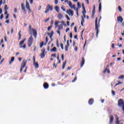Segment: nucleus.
Returning <instances> with one entry per match:
<instances>
[{
	"instance_id": "obj_1",
	"label": "nucleus",
	"mask_w": 124,
	"mask_h": 124,
	"mask_svg": "<svg viewBox=\"0 0 124 124\" xmlns=\"http://www.w3.org/2000/svg\"><path fill=\"white\" fill-rule=\"evenodd\" d=\"M101 20V16H100V18L98 21V23H97V17H95V30L96 31V37L98 36V33L99 32V30H98V28L100 27V24H99L100 23V21Z\"/></svg>"
},
{
	"instance_id": "obj_2",
	"label": "nucleus",
	"mask_w": 124,
	"mask_h": 124,
	"mask_svg": "<svg viewBox=\"0 0 124 124\" xmlns=\"http://www.w3.org/2000/svg\"><path fill=\"white\" fill-rule=\"evenodd\" d=\"M29 31L30 34H32L33 33L35 38L37 37V31H36L35 29L32 28L31 25H29Z\"/></svg>"
},
{
	"instance_id": "obj_3",
	"label": "nucleus",
	"mask_w": 124,
	"mask_h": 124,
	"mask_svg": "<svg viewBox=\"0 0 124 124\" xmlns=\"http://www.w3.org/2000/svg\"><path fill=\"white\" fill-rule=\"evenodd\" d=\"M59 23H61V21H55V28L56 29H57V28L58 27V31H62V30L63 27L62 26V25H59Z\"/></svg>"
},
{
	"instance_id": "obj_4",
	"label": "nucleus",
	"mask_w": 124,
	"mask_h": 124,
	"mask_svg": "<svg viewBox=\"0 0 124 124\" xmlns=\"http://www.w3.org/2000/svg\"><path fill=\"white\" fill-rule=\"evenodd\" d=\"M49 11H53V6H51L50 4H47L46 6L45 13L47 14Z\"/></svg>"
},
{
	"instance_id": "obj_5",
	"label": "nucleus",
	"mask_w": 124,
	"mask_h": 124,
	"mask_svg": "<svg viewBox=\"0 0 124 124\" xmlns=\"http://www.w3.org/2000/svg\"><path fill=\"white\" fill-rule=\"evenodd\" d=\"M33 42V38L32 37V35H31L28 39V47H31V45H32Z\"/></svg>"
},
{
	"instance_id": "obj_6",
	"label": "nucleus",
	"mask_w": 124,
	"mask_h": 124,
	"mask_svg": "<svg viewBox=\"0 0 124 124\" xmlns=\"http://www.w3.org/2000/svg\"><path fill=\"white\" fill-rule=\"evenodd\" d=\"M27 64V61L24 60L21 63V65L20 67V73H22V71H23V69L25 68L26 65Z\"/></svg>"
},
{
	"instance_id": "obj_7",
	"label": "nucleus",
	"mask_w": 124,
	"mask_h": 124,
	"mask_svg": "<svg viewBox=\"0 0 124 124\" xmlns=\"http://www.w3.org/2000/svg\"><path fill=\"white\" fill-rule=\"evenodd\" d=\"M124 105V101L123 99H120L118 100V106L122 108V107H123Z\"/></svg>"
},
{
	"instance_id": "obj_8",
	"label": "nucleus",
	"mask_w": 124,
	"mask_h": 124,
	"mask_svg": "<svg viewBox=\"0 0 124 124\" xmlns=\"http://www.w3.org/2000/svg\"><path fill=\"white\" fill-rule=\"evenodd\" d=\"M33 65H34L35 68H36V69H37V68H38V67H39V65L38 64V62H35V56L33 57Z\"/></svg>"
},
{
	"instance_id": "obj_9",
	"label": "nucleus",
	"mask_w": 124,
	"mask_h": 124,
	"mask_svg": "<svg viewBox=\"0 0 124 124\" xmlns=\"http://www.w3.org/2000/svg\"><path fill=\"white\" fill-rule=\"evenodd\" d=\"M41 51L42 53L40 54V57L41 59H43L45 57V54H46L45 51H46V49H45V48H43Z\"/></svg>"
},
{
	"instance_id": "obj_10",
	"label": "nucleus",
	"mask_w": 124,
	"mask_h": 124,
	"mask_svg": "<svg viewBox=\"0 0 124 124\" xmlns=\"http://www.w3.org/2000/svg\"><path fill=\"white\" fill-rule=\"evenodd\" d=\"M26 7L28 10L29 11V13H31V8H30V3L28 1V0H26Z\"/></svg>"
},
{
	"instance_id": "obj_11",
	"label": "nucleus",
	"mask_w": 124,
	"mask_h": 124,
	"mask_svg": "<svg viewBox=\"0 0 124 124\" xmlns=\"http://www.w3.org/2000/svg\"><path fill=\"white\" fill-rule=\"evenodd\" d=\"M76 5L75 4H73L72 7H71V9H72L73 8L74 9V10H76V12H77V16H79V14L78 13V8H77L76 9Z\"/></svg>"
},
{
	"instance_id": "obj_12",
	"label": "nucleus",
	"mask_w": 124,
	"mask_h": 124,
	"mask_svg": "<svg viewBox=\"0 0 124 124\" xmlns=\"http://www.w3.org/2000/svg\"><path fill=\"white\" fill-rule=\"evenodd\" d=\"M66 12L67 14H68V15H71V16H73V15L74 14V12H73V11H72V10L71 9L67 10Z\"/></svg>"
},
{
	"instance_id": "obj_13",
	"label": "nucleus",
	"mask_w": 124,
	"mask_h": 124,
	"mask_svg": "<svg viewBox=\"0 0 124 124\" xmlns=\"http://www.w3.org/2000/svg\"><path fill=\"white\" fill-rule=\"evenodd\" d=\"M84 64H85V58L84 57H82L80 63V67H83V66H84Z\"/></svg>"
},
{
	"instance_id": "obj_14",
	"label": "nucleus",
	"mask_w": 124,
	"mask_h": 124,
	"mask_svg": "<svg viewBox=\"0 0 124 124\" xmlns=\"http://www.w3.org/2000/svg\"><path fill=\"white\" fill-rule=\"evenodd\" d=\"M124 21V18L121 16H119L117 17V22H120V23H123Z\"/></svg>"
},
{
	"instance_id": "obj_15",
	"label": "nucleus",
	"mask_w": 124,
	"mask_h": 124,
	"mask_svg": "<svg viewBox=\"0 0 124 124\" xmlns=\"http://www.w3.org/2000/svg\"><path fill=\"white\" fill-rule=\"evenodd\" d=\"M68 47H69V41H67V45L65 46V50L67 52L68 51Z\"/></svg>"
},
{
	"instance_id": "obj_16",
	"label": "nucleus",
	"mask_w": 124,
	"mask_h": 124,
	"mask_svg": "<svg viewBox=\"0 0 124 124\" xmlns=\"http://www.w3.org/2000/svg\"><path fill=\"white\" fill-rule=\"evenodd\" d=\"M109 118V124H112L113 122H114V116L113 115H111L110 116Z\"/></svg>"
},
{
	"instance_id": "obj_17",
	"label": "nucleus",
	"mask_w": 124,
	"mask_h": 124,
	"mask_svg": "<svg viewBox=\"0 0 124 124\" xmlns=\"http://www.w3.org/2000/svg\"><path fill=\"white\" fill-rule=\"evenodd\" d=\"M43 87L44 89H46V90H47V89L49 88V84L46 82H45L43 84Z\"/></svg>"
},
{
	"instance_id": "obj_18",
	"label": "nucleus",
	"mask_w": 124,
	"mask_h": 124,
	"mask_svg": "<svg viewBox=\"0 0 124 124\" xmlns=\"http://www.w3.org/2000/svg\"><path fill=\"white\" fill-rule=\"evenodd\" d=\"M114 116L116 117L115 124H120V120H119V117H118V115L115 114Z\"/></svg>"
},
{
	"instance_id": "obj_19",
	"label": "nucleus",
	"mask_w": 124,
	"mask_h": 124,
	"mask_svg": "<svg viewBox=\"0 0 124 124\" xmlns=\"http://www.w3.org/2000/svg\"><path fill=\"white\" fill-rule=\"evenodd\" d=\"M94 101V100H93V99L91 98L88 101V104H89V105H93V104Z\"/></svg>"
},
{
	"instance_id": "obj_20",
	"label": "nucleus",
	"mask_w": 124,
	"mask_h": 124,
	"mask_svg": "<svg viewBox=\"0 0 124 124\" xmlns=\"http://www.w3.org/2000/svg\"><path fill=\"white\" fill-rule=\"evenodd\" d=\"M82 6L83 11H82V14H85V13H87V11H86V9L85 8V5H84V3H82Z\"/></svg>"
},
{
	"instance_id": "obj_21",
	"label": "nucleus",
	"mask_w": 124,
	"mask_h": 124,
	"mask_svg": "<svg viewBox=\"0 0 124 124\" xmlns=\"http://www.w3.org/2000/svg\"><path fill=\"white\" fill-rule=\"evenodd\" d=\"M57 17H58V19H59V20H62V18H63V16H62V14L59 13V14H58Z\"/></svg>"
},
{
	"instance_id": "obj_22",
	"label": "nucleus",
	"mask_w": 124,
	"mask_h": 124,
	"mask_svg": "<svg viewBox=\"0 0 124 124\" xmlns=\"http://www.w3.org/2000/svg\"><path fill=\"white\" fill-rule=\"evenodd\" d=\"M94 14H95V5L93 6V8L92 12V17H94Z\"/></svg>"
},
{
	"instance_id": "obj_23",
	"label": "nucleus",
	"mask_w": 124,
	"mask_h": 124,
	"mask_svg": "<svg viewBox=\"0 0 124 124\" xmlns=\"http://www.w3.org/2000/svg\"><path fill=\"white\" fill-rule=\"evenodd\" d=\"M101 0H98L99 2V12H101V2H100Z\"/></svg>"
},
{
	"instance_id": "obj_24",
	"label": "nucleus",
	"mask_w": 124,
	"mask_h": 124,
	"mask_svg": "<svg viewBox=\"0 0 124 124\" xmlns=\"http://www.w3.org/2000/svg\"><path fill=\"white\" fill-rule=\"evenodd\" d=\"M21 9L24 12H27V10H26V8H25V5L23 3H21Z\"/></svg>"
},
{
	"instance_id": "obj_25",
	"label": "nucleus",
	"mask_w": 124,
	"mask_h": 124,
	"mask_svg": "<svg viewBox=\"0 0 124 124\" xmlns=\"http://www.w3.org/2000/svg\"><path fill=\"white\" fill-rule=\"evenodd\" d=\"M55 10H56V12H57L58 13H59V12H60V7H59V6H55L54 7Z\"/></svg>"
},
{
	"instance_id": "obj_26",
	"label": "nucleus",
	"mask_w": 124,
	"mask_h": 124,
	"mask_svg": "<svg viewBox=\"0 0 124 124\" xmlns=\"http://www.w3.org/2000/svg\"><path fill=\"white\" fill-rule=\"evenodd\" d=\"M15 60V58L14 57H12L11 59V61L9 62V64H11Z\"/></svg>"
},
{
	"instance_id": "obj_27",
	"label": "nucleus",
	"mask_w": 124,
	"mask_h": 124,
	"mask_svg": "<svg viewBox=\"0 0 124 124\" xmlns=\"http://www.w3.org/2000/svg\"><path fill=\"white\" fill-rule=\"evenodd\" d=\"M25 41H26V39H24L23 40L21 41L19 44V46H22V45H23V44L25 43Z\"/></svg>"
},
{
	"instance_id": "obj_28",
	"label": "nucleus",
	"mask_w": 124,
	"mask_h": 124,
	"mask_svg": "<svg viewBox=\"0 0 124 124\" xmlns=\"http://www.w3.org/2000/svg\"><path fill=\"white\" fill-rule=\"evenodd\" d=\"M81 19L82 20L81 21V26H84V23H85V20L84 19V17H83V16H81Z\"/></svg>"
},
{
	"instance_id": "obj_29",
	"label": "nucleus",
	"mask_w": 124,
	"mask_h": 124,
	"mask_svg": "<svg viewBox=\"0 0 124 124\" xmlns=\"http://www.w3.org/2000/svg\"><path fill=\"white\" fill-rule=\"evenodd\" d=\"M67 61H65L64 62H63V64L62 65V69H64V67H65V65L66 64Z\"/></svg>"
},
{
	"instance_id": "obj_30",
	"label": "nucleus",
	"mask_w": 124,
	"mask_h": 124,
	"mask_svg": "<svg viewBox=\"0 0 124 124\" xmlns=\"http://www.w3.org/2000/svg\"><path fill=\"white\" fill-rule=\"evenodd\" d=\"M51 52H56L57 51V47H54L52 49L50 50Z\"/></svg>"
},
{
	"instance_id": "obj_31",
	"label": "nucleus",
	"mask_w": 124,
	"mask_h": 124,
	"mask_svg": "<svg viewBox=\"0 0 124 124\" xmlns=\"http://www.w3.org/2000/svg\"><path fill=\"white\" fill-rule=\"evenodd\" d=\"M47 34L49 35V36H51V35L53 36L54 35V31H52L50 33L47 32Z\"/></svg>"
},
{
	"instance_id": "obj_32",
	"label": "nucleus",
	"mask_w": 124,
	"mask_h": 124,
	"mask_svg": "<svg viewBox=\"0 0 124 124\" xmlns=\"http://www.w3.org/2000/svg\"><path fill=\"white\" fill-rule=\"evenodd\" d=\"M77 80V76H75V78L74 79V80H72V83H74V82H76V81Z\"/></svg>"
},
{
	"instance_id": "obj_33",
	"label": "nucleus",
	"mask_w": 124,
	"mask_h": 124,
	"mask_svg": "<svg viewBox=\"0 0 124 124\" xmlns=\"http://www.w3.org/2000/svg\"><path fill=\"white\" fill-rule=\"evenodd\" d=\"M18 35H19L18 40H20L21 39V37H22V35L21 34V31L19 32Z\"/></svg>"
},
{
	"instance_id": "obj_34",
	"label": "nucleus",
	"mask_w": 124,
	"mask_h": 124,
	"mask_svg": "<svg viewBox=\"0 0 124 124\" xmlns=\"http://www.w3.org/2000/svg\"><path fill=\"white\" fill-rule=\"evenodd\" d=\"M44 45V42H42L41 44H40V48H42L43 47V46Z\"/></svg>"
},
{
	"instance_id": "obj_35",
	"label": "nucleus",
	"mask_w": 124,
	"mask_h": 124,
	"mask_svg": "<svg viewBox=\"0 0 124 124\" xmlns=\"http://www.w3.org/2000/svg\"><path fill=\"white\" fill-rule=\"evenodd\" d=\"M77 5H78V8H81V4H80V2H78L77 3Z\"/></svg>"
},
{
	"instance_id": "obj_36",
	"label": "nucleus",
	"mask_w": 124,
	"mask_h": 124,
	"mask_svg": "<svg viewBox=\"0 0 124 124\" xmlns=\"http://www.w3.org/2000/svg\"><path fill=\"white\" fill-rule=\"evenodd\" d=\"M106 71H107L108 73H110V70L107 69H105V70L104 71V73H106Z\"/></svg>"
},
{
	"instance_id": "obj_37",
	"label": "nucleus",
	"mask_w": 124,
	"mask_h": 124,
	"mask_svg": "<svg viewBox=\"0 0 124 124\" xmlns=\"http://www.w3.org/2000/svg\"><path fill=\"white\" fill-rule=\"evenodd\" d=\"M68 5H69V6L70 7V8H71V7L72 6V2H71V1H69V2H68Z\"/></svg>"
},
{
	"instance_id": "obj_38",
	"label": "nucleus",
	"mask_w": 124,
	"mask_h": 124,
	"mask_svg": "<svg viewBox=\"0 0 124 124\" xmlns=\"http://www.w3.org/2000/svg\"><path fill=\"white\" fill-rule=\"evenodd\" d=\"M26 44H24L23 46H21L19 48H23V49H26Z\"/></svg>"
},
{
	"instance_id": "obj_39",
	"label": "nucleus",
	"mask_w": 124,
	"mask_h": 124,
	"mask_svg": "<svg viewBox=\"0 0 124 124\" xmlns=\"http://www.w3.org/2000/svg\"><path fill=\"white\" fill-rule=\"evenodd\" d=\"M56 45H57V47H58V48H60V45H59V40H57V41Z\"/></svg>"
},
{
	"instance_id": "obj_40",
	"label": "nucleus",
	"mask_w": 124,
	"mask_h": 124,
	"mask_svg": "<svg viewBox=\"0 0 124 124\" xmlns=\"http://www.w3.org/2000/svg\"><path fill=\"white\" fill-rule=\"evenodd\" d=\"M121 84H123V82H121L120 81H119V82L118 83H117L115 86L114 87H117V86Z\"/></svg>"
},
{
	"instance_id": "obj_41",
	"label": "nucleus",
	"mask_w": 124,
	"mask_h": 124,
	"mask_svg": "<svg viewBox=\"0 0 124 124\" xmlns=\"http://www.w3.org/2000/svg\"><path fill=\"white\" fill-rule=\"evenodd\" d=\"M118 10L120 12H122V7H121L120 6H118Z\"/></svg>"
},
{
	"instance_id": "obj_42",
	"label": "nucleus",
	"mask_w": 124,
	"mask_h": 124,
	"mask_svg": "<svg viewBox=\"0 0 124 124\" xmlns=\"http://www.w3.org/2000/svg\"><path fill=\"white\" fill-rule=\"evenodd\" d=\"M51 29H52V26H50L47 28V31H51Z\"/></svg>"
},
{
	"instance_id": "obj_43",
	"label": "nucleus",
	"mask_w": 124,
	"mask_h": 124,
	"mask_svg": "<svg viewBox=\"0 0 124 124\" xmlns=\"http://www.w3.org/2000/svg\"><path fill=\"white\" fill-rule=\"evenodd\" d=\"M124 76L121 75L120 76V77L118 78V79H124Z\"/></svg>"
},
{
	"instance_id": "obj_44",
	"label": "nucleus",
	"mask_w": 124,
	"mask_h": 124,
	"mask_svg": "<svg viewBox=\"0 0 124 124\" xmlns=\"http://www.w3.org/2000/svg\"><path fill=\"white\" fill-rule=\"evenodd\" d=\"M4 10H8V7H7V5H5Z\"/></svg>"
},
{
	"instance_id": "obj_45",
	"label": "nucleus",
	"mask_w": 124,
	"mask_h": 124,
	"mask_svg": "<svg viewBox=\"0 0 124 124\" xmlns=\"http://www.w3.org/2000/svg\"><path fill=\"white\" fill-rule=\"evenodd\" d=\"M60 46H61V48L62 49V50H63V44L62 43H61L60 44Z\"/></svg>"
},
{
	"instance_id": "obj_46",
	"label": "nucleus",
	"mask_w": 124,
	"mask_h": 124,
	"mask_svg": "<svg viewBox=\"0 0 124 124\" xmlns=\"http://www.w3.org/2000/svg\"><path fill=\"white\" fill-rule=\"evenodd\" d=\"M65 16H66V18H67V20L68 21H69V20H70V18H69V16H67V15H66Z\"/></svg>"
},
{
	"instance_id": "obj_47",
	"label": "nucleus",
	"mask_w": 124,
	"mask_h": 124,
	"mask_svg": "<svg viewBox=\"0 0 124 124\" xmlns=\"http://www.w3.org/2000/svg\"><path fill=\"white\" fill-rule=\"evenodd\" d=\"M47 43H48V36L46 37V44H47Z\"/></svg>"
},
{
	"instance_id": "obj_48",
	"label": "nucleus",
	"mask_w": 124,
	"mask_h": 124,
	"mask_svg": "<svg viewBox=\"0 0 124 124\" xmlns=\"http://www.w3.org/2000/svg\"><path fill=\"white\" fill-rule=\"evenodd\" d=\"M60 23H62L61 25H62V26H64L65 24H64V21L63 20H62Z\"/></svg>"
},
{
	"instance_id": "obj_49",
	"label": "nucleus",
	"mask_w": 124,
	"mask_h": 124,
	"mask_svg": "<svg viewBox=\"0 0 124 124\" xmlns=\"http://www.w3.org/2000/svg\"><path fill=\"white\" fill-rule=\"evenodd\" d=\"M61 58H62V61H64V55H63V54H62V56H61Z\"/></svg>"
},
{
	"instance_id": "obj_50",
	"label": "nucleus",
	"mask_w": 124,
	"mask_h": 124,
	"mask_svg": "<svg viewBox=\"0 0 124 124\" xmlns=\"http://www.w3.org/2000/svg\"><path fill=\"white\" fill-rule=\"evenodd\" d=\"M111 93L112 95H115V94H116V93H115V92L113 90L111 91Z\"/></svg>"
},
{
	"instance_id": "obj_51",
	"label": "nucleus",
	"mask_w": 124,
	"mask_h": 124,
	"mask_svg": "<svg viewBox=\"0 0 124 124\" xmlns=\"http://www.w3.org/2000/svg\"><path fill=\"white\" fill-rule=\"evenodd\" d=\"M56 56L57 54L56 53L51 55V57H54V58H56Z\"/></svg>"
},
{
	"instance_id": "obj_52",
	"label": "nucleus",
	"mask_w": 124,
	"mask_h": 124,
	"mask_svg": "<svg viewBox=\"0 0 124 124\" xmlns=\"http://www.w3.org/2000/svg\"><path fill=\"white\" fill-rule=\"evenodd\" d=\"M4 61V58H3L2 59V60L0 61V64H1V63H2Z\"/></svg>"
},
{
	"instance_id": "obj_53",
	"label": "nucleus",
	"mask_w": 124,
	"mask_h": 124,
	"mask_svg": "<svg viewBox=\"0 0 124 124\" xmlns=\"http://www.w3.org/2000/svg\"><path fill=\"white\" fill-rule=\"evenodd\" d=\"M3 18V14H1L0 16V19L1 20Z\"/></svg>"
},
{
	"instance_id": "obj_54",
	"label": "nucleus",
	"mask_w": 124,
	"mask_h": 124,
	"mask_svg": "<svg viewBox=\"0 0 124 124\" xmlns=\"http://www.w3.org/2000/svg\"><path fill=\"white\" fill-rule=\"evenodd\" d=\"M71 68H72V67H67V70H70V69H71Z\"/></svg>"
},
{
	"instance_id": "obj_55",
	"label": "nucleus",
	"mask_w": 124,
	"mask_h": 124,
	"mask_svg": "<svg viewBox=\"0 0 124 124\" xmlns=\"http://www.w3.org/2000/svg\"><path fill=\"white\" fill-rule=\"evenodd\" d=\"M74 31H75V32H77V28L76 27H75Z\"/></svg>"
},
{
	"instance_id": "obj_56",
	"label": "nucleus",
	"mask_w": 124,
	"mask_h": 124,
	"mask_svg": "<svg viewBox=\"0 0 124 124\" xmlns=\"http://www.w3.org/2000/svg\"><path fill=\"white\" fill-rule=\"evenodd\" d=\"M9 17V15L7 14L6 17H5L6 20H7L8 19Z\"/></svg>"
},
{
	"instance_id": "obj_57",
	"label": "nucleus",
	"mask_w": 124,
	"mask_h": 124,
	"mask_svg": "<svg viewBox=\"0 0 124 124\" xmlns=\"http://www.w3.org/2000/svg\"><path fill=\"white\" fill-rule=\"evenodd\" d=\"M68 31H69V28L66 29L65 32H67Z\"/></svg>"
},
{
	"instance_id": "obj_58",
	"label": "nucleus",
	"mask_w": 124,
	"mask_h": 124,
	"mask_svg": "<svg viewBox=\"0 0 124 124\" xmlns=\"http://www.w3.org/2000/svg\"><path fill=\"white\" fill-rule=\"evenodd\" d=\"M31 4H32V3H33V0H29Z\"/></svg>"
},
{
	"instance_id": "obj_59",
	"label": "nucleus",
	"mask_w": 124,
	"mask_h": 124,
	"mask_svg": "<svg viewBox=\"0 0 124 124\" xmlns=\"http://www.w3.org/2000/svg\"><path fill=\"white\" fill-rule=\"evenodd\" d=\"M59 2L58 0H55V4H58V2Z\"/></svg>"
},
{
	"instance_id": "obj_60",
	"label": "nucleus",
	"mask_w": 124,
	"mask_h": 124,
	"mask_svg": "<svg viewBox=\"0 0 124 124\" xmlns=\"http://www.w3.org/2000/svg\"><path fill=\"white\" fill-rule=\"evenodd\" d=\"M57 32L59 34V35H61V31H60V30L57 31Z\"/></svg>"
},
{
	"instance_id": "obj_61",
	"label": "nucleus",
	"mask_w": 124,
	"mask_h": 124,
	"mask_svg": "<svg viewBox=\"0 0 124 124\" xmlns=\"http://www.w3.org/2000/svg\"><path fill=\"white\" fill-rule=\"evenodd\" d=\"M70 38H72V37H73V36H72V32H71V33H70Z\"/></svg>"
},
{
	"instance_id": "obj_62",
	"label": "nucleus",
	"mask_w": 124,
	"mask_h": 124,
	"mask_svg": "<svg viewBox=\"0 0 124 124\" xmlns=\"http://www.w3.org/2000/svg\"><path fill=\"white\" fill-rule=\"evenodd\" d=\"M61 9H62V10H63V11H65V9L63 8V7H61Z\"/></svg>"
},
{
	"instance_id": "obj_63",
	"label": "nucleus",
	"mask_w": 124,
	"mask_h": 124,
	"mask_svg": "<svg viewBox=\"0 0 124 124\" xmlns=\"http://www.w3.org/2000/svg\"><path fill=\"white\" fill-rule=\"evenodd\" d=\"M5 23H6V24H9V19L6 20Z\"/></svg>"
},
{
	"instance_id": "obj_64",
	"label": "nucleus",
	"mask_w": 124,
	"mask_h": 124,
	"mask_svg": "<svg viewBox=\"0 0 124 124\" xmlns=\"http://www.w3.org/2000/svg\"><path fill=\"white\" fill-rule=\"evenodd\" d=\"M1 4H2V0H0V7L1 6Z\"/></svg>"
}]
</instances>
